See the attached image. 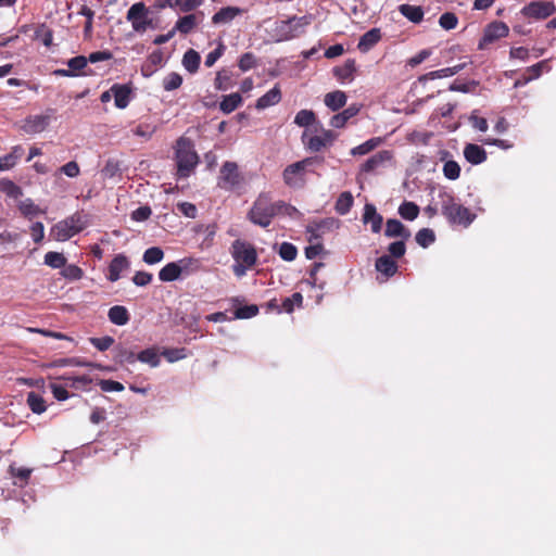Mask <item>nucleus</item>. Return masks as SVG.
<instances>
[{"mask_svg": "<svg viewBox=\"0 0 556 556\" xmlns=\"http://www.w3.org/2000/svg\"><path fill=\"white\" fill-rule=\"evenodd\" d=\"M380 39L381 30L379 28H371L359 38L357 48L361 52L366 53L372 49Z\"/></svg>", "mask_w": 556, "mask_h": 556, "instance_id": "nucleus-23", "label": "nucleus"}, {"mask_svg": "<svg viewBox=\"0 0 556 556\" xmlns=\"http://www.w3.org/2000/svg\"><path fill=\"white\" fill-rule=\"evenodd\" d=\"M129 266L130 262L125 254H116L109 265L106 279L111 282L117 281L121 278V274L128 269Z\"/></svg>", "mask_w": 556, "mask_h": 556, "instance_id": "nucleus-15", "label": "nucleus"}, {"mask_svg": "<svg viewBox=\"0 0 556 556\" xmlns=\"http://www.w3.org/2000/svg\"><path fill=\"white\" fill-rule=\"evenodd\" d=\"M35 38L40 39L46 47H50L53 41V31L46 24H40L35 30Z\"/></svg>", "mask_w": 556, "mask_h": 556, "instance_id": "nucleus-52", "label": "nucleus"}, {"mask_svg": "<svg viewBox=\"0 0 556 556\" xmlns=\"http://www.w3.org/2000/svg\"><path fill=\"white\" fill-rule=\"evenodd\" d=\"M164 258V251L159 247L147 249L142 255V261L148 265L160 263Z\"/></svg>", "mask_w": 556, "mask_h": 556, "instance_id": "nucleus-45", "label": "nucleus"}, {"mask_svg": "<svg viewBox=\"0 0 556 556\" xmlns=\"http://www.w3.org/2000/svg\"><path fill=\"white\" fill-rule=\"evenodd\" d=\"M45 264L54 269H62L66 264V257L60 252L50 251L45 255Z\"/></svg>", "mask_w": 556, "mask_h": 556, "instance_id": "nucleus-44", "label": "nucleus"}, {"mask_svg": "<svg viewBox=\"0 0 556 556\" xmlns=\"http://www.w3.org/2000/svg\"><path fill=\"white\" fill-rule=\"evenodd\" d=\"M303 302V295L300 292H294L291 296L283 299L281 308L278 312H286L288 314L294 311V306L301 307Z\"/></svg>", "mask_w": 556, "mask_h": 556, "instance_id": "nucleus-42", "label": "nucleus"}, {"mask_svg": "<svg viewBox=\"0 0 556 556\" xmlns=\"http://www.w3.org/2000/svg\"><path fill=\"white\" fill-rule=\"evenodd\" d=\"M0 190L12 199H18L23 195L22 188L10 179L0 180Z\"/></svg>", "mask_w": 556, "mask_h": 556, "instance_id": "nucleus-41", "label": "nucleus"}, {"mask_svg": "<svg viewBox=\"0 0 556 556\" xmlns=\"http://www.w3.org/2000/svg\"><path fill=\"white\" fill-rule=\"evenodd\" d=\"M397 212L403 219L413 222L418 217L420 210L416 203L410 201H404L399 206Z\"/></svg>", "mask_w": 556, "mask_h": 556, "instance_id": "nucleus-39", "label": "nucleus"}, {"mask_svg": "<svg viewBox=\"0 0 556 556\" xmlns=\"http://www.w3.org/2000/svg\"><path fill=\"white\" fill-rule=\"evenodd\" d=\"M392 159V153L388 150H382L377 152L367 159L361 167L363 173H372L379 167H381L386 162H389Z\"/></svg>", "mask_w": 556, "mask_h": 556, "instance_id": "nucleus-17", "label": "nucleus"}, {"mask_svg": "<svg viewBox=\"0 0 556 556\" xmlns=\"http://www.w3.org/2000/svg\"><path fill=\"white\" fill-rule=\"evenodd\" d=\"M182 84V77L176 72L169 73L163 79V88L166 91H173L178 89Z\"/></svg>", "mask_w": 556, "mask_h": 556, "instance_id": "nucleus-53", "label": "nucleus"}, {"mask_svg": "<svg viewBox=\"0 0 556 556\" xmlns=\"http://www.w3.org/2000/svg\"><path fill=\"white\" fill-rule=\"evenodd\" d=\"M443 175L448 180H456L460 175V166L457 162L448 160L443 165Z\"/></svg>", "mask_w": 556, "mask_h": 556, "instance_id": "nucleus-54", "label": "nucleus"}, {"mask_svg": "<svg viewBox=\"0 0 556 556\" xmlns=\"http://www.w3.org/2000/svg\"><path fill=\"white\" fill-rule=\"evenodd\" d=\"M301 163H292L290 165H288L285 169H283V173H282V178H283V181L287 186L289 187H299L300 186V181L298 179V176L302 175L303 174V170L300 166Z\"/></svg>", "mask_w": 556, "mask_h": 556, "instance_id": "nucleus-30", "label": "nucleus"}, {"mask_svg": "<svg viewBox=\"0 0 556 556\" xmlns=\"http://www.w3.org/2000/svg\"><path fill=\"white\" fill-rule=\"evenodd\" d=\"M346 100L348 98L345 92L341 90H336L327 93L325 96L324 102L329 110L336 112L346 104Z\"/></svg>", "mask_w": 556, "mask_h": 556, "instance_id": "nucleus-29", "label": "nucleus"}, {"mask_svg": "<svg viewBox=\"0 0 556 556\" xmlns=\"http://www.w3.org/2000/svg\"><path fill=\"white\" fill-rule=\"evenodd\" d=\"M407 240H396L394 242H391L388 247L389 256L394 258H401L406 253V242Z\"/></svg>", "mask_w": 556, "mask_h": 556, "instance_id": "nucleus-58", "label": "nucleus"}, {"mask_svg": "<svg viewBox=\"0 0 556 556\" xmlns=\"http://www.w3.org/2000/svg\"><path fill=\"white\" fill-rule=\"evenodd\" d=\"M281 100V91L278 85H275L265 94L256 100L255 108L257 110H265L269 106L276 105Z\"/></svg>", "mask_w": 556, "mask_h": 556, "instance_id": "nucleus-24", "label": "nucleus"}, {"mask_svg": "<svg viewBox=\"0 0 556 556\" xmlns=\"http://www.w3.org/2000/svg\"><path fill=\"white\" fill-rule=\"evenodd\" d=\"M148 13L149 10L143 2H136L128 9L126 17L135 31L142 33L151 26L152 21L148 18Z\"/></svg>", "mask_w": 556, "mask_h": 556, "instance_id": "nucleus-9", "label": "nucleus"}, {"mask_svg": "<svg viewBox=\"0 0 556 556\" xmlns=\"http://www.w3.org/2000/svg\"><path fill=\"white\" fill-rule=\"evenodd\" d=\"M112 93L114 104L119 110L126 109L132 99V89L126 84H113Z\"/></svg>", "mask_w": 556, "mask_h": 556, "instance_id": "nucleus-14", "label": "nucleus"}, {"mask_svg": "<svg viewBox=\"0 0 556 556\" xmlns=\"http://www.w3.org/2000/svg\"><path fill=\"white\" fill-rule=\"evenodd\" d=\"M382 142V139L379 137H374L365 142L354 147L351 149L350 153L353 156H359L365 155L375 150L380 143Z\"/></svg>", "mask_w": 556, "mask_h": 556, "instance_id": "nucleus-38", "label": "nucleus"}, {"mask_svg": "<svg viewBox=\"0 0 556 556\" xmlns=\"http://www.w3.org/2000/svg\"><path fill=\"white\" fill-rule=\"evenodd\" d=\"M60 274L68 281H77L83 278L84 270L75 264H65Z\"/></svg>", "mask_w": 556, "mask_h": 556, "instance_id": "nucleus-46", "label": "nucleus"}, {"mask_svg": "<svg viewBox=\"0 0 556 556\" xmlns=\"http://www.w3.org/2000/svg\"><path fill=\"white\" fill-rule=\"evenodd\" d=\"M109 320L116 326H125L130 319L128 309L123 305H114L108 312Z\"/></svg>", "mask_w": 556, "mask_h": 556, "instance_id": "nucleus-28", "label": "nucleus"}, {"mask_svg": "<svg viewBox=\"0 0 556 556\" xmlns=\"http://www.w3.org/2000/svg\"><path fill=\"white\" fill-rule=\"evenodd\" d=\"M241 12V9L237 7L222 8L212 16V23L214 25L228 24L240 15Z\"/></svg>", "mask_w": 556, "mask_h": 556, "instance_id": "nucleus-25", "label": "nucleus"}, {"mask_svg": "<svg viewBox=\"0 0 556 556\" xmlns=\"http://www.w3.org/2000/svg\"><path fill=\"white\" fill-rule=\"evenodd\" d=\"M181 279L189 277L200 270L201 263L198 258L184 257L176 261Z\"/></svg>", "mask_w": 556, "mask_h": 556, "instance_id": "nucleus-27", "label": "nucleus"}, {"mask_svg": "<svg viewBox=\"0 0 556 556\" xmlns=\"http://www.w3.org/2000/svg\"><path fill=\"white\" fill-rule=\"evenodd\" d=\"M276 202L271 201L269 193L262 192L253 202L248 212V219L262 228H267L276 217Z\"/></svg>", "mask_w": 556, "mask_h": 556, "instance_id": "nucleus-4", "label": "nucleus"}, {"mask_svg": "<svg viewBox=\"0 0 556 556\" xmlns=\"http://www.w3.org/2000/svg\"><path fill=\"white\" fill-rule=\"evenodd\" d=\"M230 254L233 260L231 266L236 277L242 278L257 263V252L255 247L244 240L237 239L231 243Z\"/></svg>", "mask_w": 556, "mask_h": 556, "instance_id": "nucleus-1", "label": "nucleus"}, {"mask_svg": "<svg viewBox=\"0 0 556 556\" xmlns=\"http://www.w3.org/2000/svg\"><path fill=\"white\" fill-rule=\"evenodd\" d=\"M339 226L340 220L334 217H326L309 223L306 226L309 242L320 240L325 233L334 231Z\"/></svg>", "mask_w": 556, "mask_h": 556, "instance_id": "nucleus-10", "label": "nucleus"}, {"mask_svg": "<svg viewBox=\"0 0 556 556\" xmlns=\"http://www.w3.org/2000/svg\"><path fill=\"white\" fill-rule=\"evenodd\" d=\"M384 236L387 238H399L408 240L412 236L410 230L396 218H389L386 222Z\"/></svg>", "mask_w": 556, "mask_h": 556, "instance_id": "nucleus-16", "label": "nucleus"}, {"mask_svg": "<svg viewBox=\"0 0 556 556\" xmlns=\"http://www.w3.org/2000/svg\"><path fill=\"white\" fill-rule=\"evenodd\" d=\"M359 112V106L357 104H351L342 112L334 114L329 122V125L333 128H343L346 123L357 115Z\"/></svg>", "mask_w": 556, "mask_h": 556, "instance_id": "nucleus-21", "label": "nucleus"}, {"mask_svg": "<svg viewBox=\"0 0 556 556\" xmlns=\"http://www.w3.org/2000/svg\"><path fill=\"white\" fill-rule=\"evenodd\" d=\"M316 121V115L312 110H301L294 117V124L299 127H308Z\"/></svg>", "mask_w": 556, "mask_h": 556, "instance_id": "nucleus-47", "label": "nucleus"}, {"mask_svg": "<svg viewBox=\"0 0 556 556\" xmlns=\"http://www.w3.org/2000/svg\"><path fill=\"white\" fill-rule=\"evenodd\" d=\"M464 157L468 163L479 165L486 160L488 155L482 147L476 143H467L464 148Z\"/></svg>", "mask_w": 556, "mask_h": 556, "instance_id": "nucleus-19", "label": "nucleus"}, {"mask_svg": "<svg viewBox=\"0 0 556 556\" xmlns=\"http://www.w3.org/2000/svg\"><path fill=\"white\" fill-rule=\"evenodd\" d=\"M214 85L217 90H227L231 85L230 72L227 70L217 72Z\"/></svg>", "mask_w": 556, "mask_h": 556, "instance_id": "nucleus-55", "label": "nucleus"}, {"mask_svg": "<svg viewBox=\"0 0 556 556\" xmlns=\"http://www.w3.org/2000/svg\"><path fill=\"white\" fill-rule=\"evenodd\" d=\"M258 313L257 305H243L236 309L235 316L239 319H248L254 317Z\"/></svg>", "mask_w": 556, "mask_h": 556, "instance_id": "nucleus-63", "label": "nucleus"}, {"mask_svg": "<svg viewBox=\"0 0 556 556\" xmlns=\"http://www.w3.org/2000/svg\"><path fill=\"white\" fill-rule=\"evenodd\" d=\"M303 143L306 150L311 152H319L326 147V143L323 141L320 136H312L307 140L305 139V134L302 136Z\"/></svg>", "mask_w": 556, "mask_h": 556, "instance_id": "nucleus-56", "label": "nucleus"}, {"mask_svg": "<svg viewBox=\"0 0 556 556\" xmlns=\"http://www.w3.org/2000/svg\"><path fill=\"white\" fill-rule=\"evenodd\" d=\"M362 222L365 225H370V229L374 233H379L382 229L383 217L377 212V208L372 203H366L364 205Z\"/></svg>", "mask_w": 556, "mask_h": 556, "instance_id": "nucleus-13", "label": "nucleus"}, {"mask_svg": "<svg viewBox=\"0 0 556 556\" xmlns=\"http://www.w3.org/2000/svg\"><path fill=\"white\" fill-rule=\"evenodd\" d=\"M175 161L177 164V178H188L199 164V155L189 138L180 137L176 141Z\"/></svg>", "mask_w": 556, "mask_h": 556, "instance_id": "nucleus-2", "label": "nucleus"}, {"mask_svg": "<svg viewBox=\"0 0 556 556\" xmlns=\"http://www.w3.org/2000/svg\"><path fill=\"white\" fill-rule=\"evenodd\" d=\"M313 16L307 14L303 16L293 15L287 20L275 23V35L277 41H287L304 34L305 28L312 23Z\"/></svg>", "mask_w": 556, "mask_h": 556, "instance_id": "nucleus-5", "label": "nucleus"}, {"mask_svg": "<svg viewBox=\"0 0 556 556\" xmlns=\"http://www.w3.org/2000/svg\"><path fill=\"white\" fill-rule=\"evenodd\" d=\"M26 402L34 414L40 415L47 409L46 401L36 392H29Z\"/></svg>", "mask_w": 556, "mask_h": 556, "instance_id": "nucleus-40", "label": "nucleus"}, {"mask_svg": "<svg viewBox=\"0 0 556 556\" xmlns=\"http://www.w3.org/2000/svg\"><path fill=\"white\" fill-rule=\"evenodd\" d=\"M354 203V198L350 191L342 192L334 204V210L339 215H346Z\"/></svg>", "mask_w": 556, "mask_h": 556, "instance_id": "nucleus-35", "label": "nucleus"}, {"mask_svg": "<svg viewBox=\"0 0 556 556\" xmlns=\"http://www.w3.org/2000/svg\"><path fill=\"white\" fill-rule=\"evenodd\" d=\"M168 363H175L187 357V350L185 348L164 349L161 353Z\"/></svg>", "mask_w": 556, "mask_h": 556, "instance_id": "nucleus-50", "label": "nucleus"}, {"mask_svg": "<svg viewBox=\"0 0 556 556\" xmlns=\"http://www.w3.org/2000/svg\"><path fill=\"white\" fill-rule=\"evenodd\" d=\"M257 65L256 56L252 52L243 53L238 62V66L242 72H248Z\"/></svg>", "mask_w": 556, "mask_h": 556, "instance_id": "nucleus-59", "label": "nucleus"}, {"mask_svg": "<svg viewBox=\"0 0 556 556\" xmlns=\"http://www.w3.org/2000/svg\"><path fill=\"white\" fill-rule=\"evenodd\" d=\"M18 208L24 216L33 217L40 213L37 204L31 199H25L20 202Z\"/></svg>", "mask_w": 556, "mask_h": 556, "instance_id": "nucleus-57", "label": "nucleus"}, {"mask_svg": "<svg viewBox=\"0 0 556 556\" xmlns=\"http://www.w3.org/2000/svg\"><path fill=\"white\" fill-rule=\"evenodd\" d=\"M543 68L546 71L549 70V66L547 64V60H543L541 62H538L534 65H531L527 68V72L530 73V76L525 78V83H529L532 79H536L541 76Z\"/></svg>", "mask_w": 556, "mask_h": 556, "instance_id": "nucleus-62", "label": "nucleus"}, {"mask_svg": "<svg viewBox=\"0 0 556 556\" xmlns=\"http://www.w3.org/2000/svg\"><path fill=\"white\" fill-rule=\"evenodd\" d=\"M478 85H479V81H477V80H468L465 83L455 80L450 85L448 89L451 91L469 93V92H473L476 90V88L478 87Z\"/></svg>", "mask_w": 556, "mask_h": 556, "instance_id": "nucleus-51", "label": "nucleus"}, {"mask_svg": "<svg viewBox=\"0 0 556 556\" xmlns=\"http://www.w3.org/2000/svg\"><path fill=\"white\" fill-rule=\"evenodd\" d=\"M241 176L237 163L227 161L220 168L218 186L224 189H233L239 186Z\"/></svg>", "mask_w": 556, "mask_h": 556, "instance_id": "nucleus-12", "label": "nucleus"}, {"mask_svg": "<svg viewBox=\"0 0 556 556\" xmlns=\"http://www.w3.org/2000/svg\"><path fill=\"white\" fill-rule=\"evenodd\" d=\"M508 33L509 28L506 23L494 21L485 26L483 36L479 40L478 48L483 49L488 45L506 37Z\"/></svg>", "mask_w": 556, "mask_h": 556, "instance_id": "nucleus-11", "label": "nucleus"}, {"mask_svg": "<svg viewBox=\"0 0 556 556\" xmlns=\"http://www.w3.org/2000/svg\"><path fill=\"white\" fill-rule=\"evenodd\" d=\"M200 62L201 56L195 50L189 49L185 52L182 58V65L187 72L191 74L195 73L199 70Z\"/></svg>", "mask_w": 556, "mask_h": 556, "instance_id": "nucleus-37", "label": "nucleus"}, {"mask_svg": "<svg viewBox=\"0 0 556 556\" xmlns=\"http://www.w3.org/2000/svg\"><path fill=\"white\" fill-rule=\"evenodd\" d=\"M23 154L24 148L20 144L14 146L10 153L0 156V172L13 168Z\"/></svg>", "mask_w": 556, "mask_h": 556, "instance_id": "nucleus-26", "label": "nucleus"}, {"mask_svg": "<svg viewBox=\"0 0 556 556\" xmlns=\"http://www.w3.org/2000/svg\"><path fill=\"white\" fill-rule=\"evenodd\" d=\"M161 354H159L157 349L152 346L142 350L137 354V361L148 364L150 367L155 368L161 364Z\"/></svg>", "mask_w": 556, "mask_h": 556, "instance_id": "nucleus-32", "label": "nucleus"}, {"mask_svg": "<svg viewBox=\"0 0 556 556\" xmlns=\"http://www.w3.org/2000/svg\"><path fill=\"white\" fill-rule=\"evenodd\" d=\"M467 66V63H459L451 67H444L437 71L429 72L419 77L420 81H427L438 78L451 77L462 72Z\"/></svg>", "mask_w": 556, "mask_h": 556, "instance_id": "nucleus-18", "label": "nucleus"}, {"mask_svg": "<svg viewBox=\"0 0 556 556\" xmlns=\"http://www.w3.org/2000/svg\"><path fill=\"white\" fill-rule=\"evenodd\" d=\"M375 268L388 279L397 273L399 266L391 256L382 255L376 260Z\"/></svg>", "mask_w": 556, "mask_h": 556, "instance_id": "nucleus-22", "label": "nucleus"}, {"mask_svg": "<svg viewBox=\"0 0 556 556\" xmlns=\"http://www.w3.org/2000/svg\"><path fill=\"white\" fill-rule=\"evenodd\" d=\"M66 64L71 68V71H73L75 76H79V72L87 66L88 60L84 55H77V56L70 59L66 62Z\"/></svg>", "mask_w": 556, "mask_h": 556, "instance_id": "nucleus-61", "label": "nucleus"}, {"mask_svg": "<svg viewBox=\"0 0 556 556\" xmlns=\"http://www.w3.org/2000/svg\"><path fill=\"white\" fill-rule=\"evenodd\" d=\"M89 341L96 349L101 352L109 350L114 343V339L110 336L90 338Z\"/></svg>", "mask_w": 556, "mask_h": 556, "instance_id": "nucleus-64", "label": "nucleus"}, {"mask_svg": "<svg viewBox=\"0 0 556 556\" xmlns=\"http://www.w3.org/2000/svg\"><path fill=\"white\" fill-rule=\"evenodd\" d=\"M88 226V216L76 212L67 218L56 223L51 228V236L56 241H67Z\"/></svg>", "mask_w": 556, "mask_h": 556, "instance_id": "nucleus-6", "label": "nucleus"}, {"mask_svg": "<svg viewBox=\"0 0 556 556\" xmlns=\"http://www.w3.org/2000/svg\"><path fill=\"white\" fill-rule=\"evenodd\" d=\"M279 256L286 262H292L296 258L298 249L293 243L282 242L278 250Z\"/></svg>", "mask_w": 556, "mask_h": 556, "instance_id": "nucleus-49", "label": "nucleus"}, {"mask_svg": "<svg viewBox=\"0 0 556 556\" xmlns=\"http://www.w3.org/2000/svg\"><path fill=\"white\" fill-rule=\"evenodd\" d=\"M556 13V5L551 0H534L521 8L520 14L533 21H542Z\"/></svg>", "mask_w": 556, "mask_h": 556, "instance_id": "nucleus-7", "label": "nucleus"}, {"mask_svg": "<svg viewBox=\"0 0 556 556\" xmlns=\"http://www.w3.org/2000/svg\"><path fill=\"white\" fill-rule=\"evenodd\" d=\"M332 72L333 76L341 83H351L354 79V73L356 72L355 60H346L343 65L333 67Z\"/></svg>", "mask_w": 556, "mask_h": 556, "instance_id": "nucleus-20", "label": "nucleus"}, {"mask_svg": "<svg viewBox=\"0 0 556 556\" xmlns=\"http://www.w3.org/2000/svg\"><path fill=\"white\" fill-rule=\"evenodd\" d=\"M439 198L441 199V212L451 225H460L467 228L476 219V214L457 203L453 193L442 191L439 193Z\"/></svg>", "mask_w": 556, "mask_h": 556, "instance_id": "nucleus-3", "label": "nucleus"}, {"mask_svg": "<svg viewBox=\"0 0 556 556\" xmlns=\"http://www.w3.org/2000/svg\"><path fill=\"white\" fill-rule=\"evenodd\" d=\"M53 116L52 109L47 110L45 114L29 115L23 121L21 129L28 135L42 132L50 125Z\"/></svg>", "mask_w": 556, "mask_h": 556, "instance_id": "nucleus-8", "label": "nucleus"}, {"mask_svg": "<svg viewBox=\"0 0 556 556\" xmlns=\"http://www.w3.org/2000/svg\"><path fill=\"white\" fill-rule=\"evenodd\" d=\"M400 13L414 24H419L424 20V10L419 5L401 4L399 7Z\"/></svg>", "mask_w": 556, "mask_h": 556, "instance_id": "nucleus-31", "label": "nucleus"}, {"mask_svg": "<svg viewBox=\"0 0 556 556\" xmlns=\"http://www.w3.org/2000/svg\"><path fill=\"white\" fill-rule=\"evenodd\" d=\"M276 215H283V216H288V217H291V218H296L299 216H301V213L299 212V210L285 202V201H276Z\"/></svg>", "mask_w": 556, "mask_h": 556, "instance_id": "nucleus-48", "label": "nucleus"}, {"mask_svg": "<svg viewBox=\"0 0 556 556\" xmlns=\"http://www.w3.org/2000/svg\"><path fill=\"white\" fill-rule=\"evenodd\" d=\"M197 26V17L194 14H187L177 20L173 30L182 35H188Z\"/></svg>", "mask_w": 556, "mask_h": 556, "instance_id": "nucleus-34", "label": "nucleus"}, {"mask_svg": "<svg viewBox=\"0 0 556 556\" xmlns=\"http://www.w3.org/2000/svg\"><path fill=\"white\" fill-rule=\"evenodd\" d=\"M242 103V97L238 92L224 96L219 102V110L225 114H230Z\"/></svg>", "mask_w": 556, "mask_h": 556, "instance_id": "nucleus-33", "label": "nucleus"}, {"mask_svg": "<svg viewBox=\"0 0 556 556\" xmlns=\"http://www.w3.org/2000/svg\"><path fill=\"white\" fill-rule=\"evenodd\" d=\"M415 240L421 248L426 249L435 241V233L430 228H422L417 231Z\"/></svg>", "mask_w": 556, "mask_h": 556, "instance_id": "nucleus-43", "label": "nucleus"}, {"mask_svg": "<svg viewBox=\"0 0 556 556\" xmlns=\"http://www.w3.org/2000/svg\"><path fill=\"white\" fill-rule=\"evenodd\" d=\"M457 24L458 18L453 12H445L439 18V25L445 30L454 29Z\"/></svg>", "mask_w": 556, "mask_h": 556, "instance_id": "nucleus-60", "label": "nucleus"}, {"mask_svg": "<svg viewBox=\"0 0 556 556\" xmlns=\"http://www.w3.org/2000/svg\"><path fill=\"white\" fill-rule=\"evenodd\" d=\"M159 279L162 282H173L181 279L176 262L167 263L159 271Z\"/></svg>", "mask_w": 556, "mask_h": 556, "instance_id": "nucleus-36", "label": "nucleus"}]
</instances>
